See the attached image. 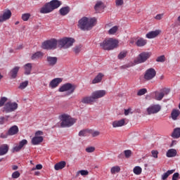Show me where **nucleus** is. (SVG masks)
<instances>
[{"mask_svg":"<svg viewBox=\"0 0 180 180\" xmlns=\"http://www.w3.org/2000/svg\"><path fill=\"white\" fill-rule=\"evenodd\" d=\"M173 139H179L180 137V128H176L174 129L173 133L172 134Z\"/></svg>","mask_w":180,"mask_h":180,"instance_id":"72a5a7b5","label":"nucleus"},{"mask_svg":"<svg viewBox=\"0 0 180 180\" xmlns=\"http://www.w3.org/2000/svg\"><path fill=\"white\" fill-rule=\"evenodd\" d=\"M125 120L124 119H122L120 120H117V121H114L112 122V127L116 128V127H122V126H124V123H125Z\"/></svg>","mask_w":180,"mask_h":180,"instance_id":"393cba45","label":"nucleus"},{"mask_svg":"<svg viewBox=\"0 0 180 180\" xmlns=\"http://www.w3.org/2000/svg\"><path fill=\"white\" fill-rule=\"evenodd\" d=\"M94 9L96 12H101V11H103V9H105V4H103L101 1H97L94 6Z\"/></svg>","mask_w":180,"mask_h":180,"instance_id":"4be33fe9","label":"nucleus"},{"mask_svg":"<svg viewBox=\"0 0 180 180\" xmlns=\"http://www.w3.org/2000/svg\"><path fill=\"white\" fill-rule=\"evenodd\" d=\"M117 30H119V27L115 25L108 30V34H115Z\"/></svg>","mask_w":180,"mask_h":180,"instance_id":"4c0bfd02","label":"nucleus"},{"mask_svg":"<svg viewBox=\"0 0 180 180\" xmlns=\"http://www.w3.org/2000/svg\"><path fill=\"white\" fill-rule=\"evenodd\" d=\"M96 25V18L83 17L79 20V27L81 30H91Z\"/></svg>","mask_w":180,"mask_h":180,"instance_id":"f03ea898","label":"nucleus"},{"mask_svg":"<svg viewBox=\"0 0 180 180\" xmlns=\"http://www.w3.org/2000/svg\"><path fill=\"white\" fill-rule=\"evenodd\" d=\"M34 175H36L37 176H39V175H40V172H35Z\"/></svg>","mask_w":180,"mask_h":180,"instance_id":"338daca9","label":"nucleus"},{"mask_svg":"<svg viewBox=\"0 0 180 180\" xmlns=\"http://www.w3.org/2000/svg\"><path fill=\"white\" fill-rule=\"evenodd\" d=\"M105 95H106V91L105 90L96 91L91 94V96L93 97L95 101H96V99L103 98Z\"/></svg>","mask_w":180,"mask_h":180,"instance_id":"ddd939ff","label":"nucleus"},{"mask_svg":"<svg viewBox=\"0 0 180 180\" xmlns=\"http://www.w3.org/2000/svg\"><path fill=\"white\" fill-rule=\"evenodd\" d=\"M19 70H20V67L15 66L9 72L10 77H11L12 79H15L16 77H18V72H19Z\"/></svg>","mask_w":180,"mask_h":180,"instance_id":"aec40b11","label":"nucleus"},{"mask_svg":"<svg viewBox=\"0 0 180 180\" xmlns=\"http://www.w3.org/2000/svg\"><path fill=\"white\" fill-rule=\"evenodd\" d=\"M110 172L112 174L120 172V167L119 166L112 167L110 169Z\"/></svg>","mask_w":180,"mask_h":180,"instance_id":"79ce46f5","label":"nucleus"},{"mask_svg":"<svg viewBox=\"0 0 180 180\" xmlns=\"http://www.w3.org/2000/svg\"><path fill=\"white\" fill-rule=\"evenodd\" d=\"M179 178V173L176 172L173 174L172 180H178Z\"/></svg>","mask_w":180,"mask_h":180,"instance_id":"13d9d810","label":"nucleus"},{"mask_svg":"<svg viewBox=\"0 0 180 180\" xmlns=\"http://www.w3.org/2000/svg\"><path fill=\"white\" fill-rule=\"evenodd\" d=\"M156 61L158 63H164L165 61V56L162 55L157 58Z\"/></svg>","mask_w":180,"mask_h":180,"instance_id":"3c124183","label":"nucleus"},{"mask_svg":"<svg viewBox=\"0 0 180 180\" xmlns=\"http://www.w3.org/2000/svg\"><path fill=\"white\" fill-rule=\"evenodd\" d=\"M155 75H157V72L155 71V69L150 68L146 71L144 75V79H146V81H150L153 79V78H154Z\"/></svg>","mask_w":180,"mask_h":180,"instance_id":"1a4fd4ad","label":"nucleus"},{"mask_svg":"<svg viewBox=\"0 0 180 180\" xmlns=\"http://www.w3.org/2000/svg\"><path fill=\"white\" fill-rule=\"evenodd\" d=\"M166 95H168L169 94V89H163L162 91H155V99L156 101H162V98Z\"/></svg>","mask_w":180,"mask_h":180,"instance_id":"9b49d317","label":"nucleus"},{"mask_svg":"<svg viewBox=\"0 0 180 180\" xmlns=\"http://www.w3.org/2000/svg\"><path fill=\"white\" fill-rule=\"evenodd\" d=\"M75 89H77V85L71 83H65L58 89V91L68 92L67 95H72V93L75 92Z\"/></svg>","mask_w":180,"mask_h":180,"instance_id":"39448f33","label":"nucleus"},{"mask_svg":"<svg viewBox=\"0 0 180 180\" xmlns=\"http://www.w3.org/2000/svg\"><path fill=\"white\" fill-rule=\"evenodd\" d=\"M151 57V53L150 52H142L141 53L137 58H136L134 61L135 64H141L143 63H146L148 58Z\"/></svg>","mask_w":180,"mask_h":180,"instance_id":"0eeeda50","label":"nucleus"},{"mask_svg":"<svg viewBox=\"0 0 180 180\" xmlns=\"http://www.w3.org/2000/svg\"><path fill=\"white\" fill-rule=\"evenodd\" d=\"M8 136H9V134H8V131L6 133H1L0 135L1 139H7Z\"/></svg>","mask_w":180,"mask_h":180,"instance_id":"bf43d9fd","label":"nucleus"},{"mask_svg":"<svg viewBox=\"0 0 180 180\" xmlns=\"http://www.w3.org/2000/svg\"><path fill=\"white\" fill-rule=\"evenodd\" d=\"M44 57V53L41 51H37L32 54V60H41Z\"/></svg>","mask_w":180,"mask_h":180,"instance_id":"5701e85b","label":"nucleus"},{"mask_svg":"<svg viewBox=\"0 0 180 180\" xmlns=\"http://www.w3.org/2000/svg\"><path fill=\"white\" fill-rule=\"evenodd\" d=\"M25 146H27V140L22 139L19 142L18 146L13 148V153H19V151H20V150H22Z\"/></svg>","mask_w":180,"mask_h":180,"instance_id":"f8f14e48","label":"nucleus"},{"mask_svg":"<svg viewBox=\"0 0 180 180\" xmlns=\"http://www.w3.org/2000/svg\"><path fill=\"white\" fill-rule=\"evenodd\" d=\"M147 94V89H141L138 91V96H142V95H146Z\"/></svg>","mask_w":180,"mask_h":180,"instance_id":"c03bdc74","label":"nucleus"},{"mask_svg":"<svg viewBox=\"0 0 180 180\" xmlns=\"http://www.w3.org/2000/svg\"><path fill=\"white\" fill-rule=\"evenodd\" d=\"M66 164L67 163L65 162V161H61L55 165L54 169H56V171H60V169H63V168H65Z\"/></svg>","mask_w":180,"mask_h":180,"instance_id":"bb28decb","label":"nucleus"},{"mask_svg":"<svg viewBox=\"0 0 180 180\" xmlns=\"http://www.w3.org/2000/svg\"><path fill=\"white\" fill-rule=\"evenodd\" d=\"M94 151H95V147L94 146L87 147L86 148V153H94Z\"/></svg>","mask_w":180,"mask_h":180,"instance_id":"864d4df0","label":"nucleus"},{"mask_svg":"<svg viewBox=\"0 0 180 180\" xmlns=\"http://www.w3.org/2000/svg\"><path fill=\"white\" fill-rule=\"evenodd\" d=\"M40 13H50L51 12H53V10H51V7L50 6V4L49 3H46L43 7H41L39 10Z\"/></svg>","mask_w":180,"mask_h":180,"instance_id":"f3484780","label":"nucleus"},{"mask_svg":"<svg viewBox=\"0 0 180 180\" xmlns=\"http://www.w3.org/2000/svg\"><path fill=\"white\" fill-rule=\"evenodd\" d=\"M25 75H30L32 72V63H27L24 65Z\"/></svg>","mask_w":180,"mask_h":180,"instance_id":"c756f323","label":"nucleus"},{"mask_svg":"<svg viewBox=\"0 0 180 180\" xmlns=\"http://www.w3.org/2000/svg\"><path fill=\"white\" fill-rule=\"evenodd\" d=\"M162 16H164L163 14H158V15L155 17V19H156L157 20H161V19H162Z\"/></svg>","mask_w":180,"mask_h":180,"instance_id":"052dcab7","label":"nucleus"},{"mask_svg":"<svg viewBox=\"0 0 180 180\" xmlns=\"http://www.w3.org/2000/svg\"><path fill=\"white\" fill-rule=\"evenodd\" d=\"M49 6H51V9L52 11H54V9H57V8H60L61 6V1L58 0H52L50 2H49Z\"/></svg>","mask_w":180,"mask_h":180,"instance_id":"dca6fc26","label":"nucleus"},{"mask_svg":"<svg viewBox=\"0 0 180 180\" xmlns=\"http://www.w3.org/2000/svg\"><path fill=\"white\" fill-rule=\"evenodd\" d=\"M129 113H130V110H124V115H125V116H127V115H129Z\"/></svg>","mask_w":180,"mask_h":180,"instance_id":"69168bd1","label":"nucleus"},{"mask_svg":"<svg viewBox=\"0 0 180 180\" xmlns=\"http://www.w3.org/2000/svg\"><path fill=\"white\" fill-rule=\"evenodd\" d=\"M161 110V105L159 104L150 105L147 108V112L148 115H155V113H158Z\"/></svg>","mask_w":180,"mask_h":180,"instance_id":"9d476101","label":"nucleus"},{"mask_svg":"<svg viewBox=\"0 0 180 180\" xmlns=\"http://www.w3.org/2000/svg\"><path fill=\"white\" fill-rule=\"evenodd\" d=\"M59 12L62 16H65V15H68V13H70V7L66 6V7L61 8L59 10Z\"/></svg>","mask_w":180,"mask_h":180,"instance_id":"473e14b6","label":"nucleus"},{"mask_svg":"<svg viewBox=\"0 0 180 180\" xmlns=\"http://www.w3.org/2000/svg\"><path fill=\"white\" fill-rule=\"evenodd\" d=\"M179 115H180L179 110H176V109L172 110V111L171 112V117H172V120H177Z\"/></svg>","mask_w":180,"mask_h":180,"instance_id":"c85d7f7f","label":"nucleus"},{"mask_svg":"<svg viewBox=\"0 0 180 180\" xmlns=\"http://www.w3.org/2000/svg\"><path fill=\"white\" fill-rule=\"evenodd\" d=\"M60 126L61 127H71L75 122V119L71 117V116L67 115V114H63L60 116Z\"/></svg>","mask_w":180,"mask_h":180,"instance_id":"20e7f679","label":"nucleus"},{"mask_svg":"<svg viewBox=\"0 0 180 180\" xmlns=\"http://www.w3.org/2000/svg\"><path fill=\"white\" fill-rule=\"evenodd\" d=\"M4 22H5V20H4L2 14H0V23H2Z\"/></svg>","mask_w":180,"mask_h":180,"instance_id":"e2e57ef3","label":"nucleus"},{"mask_svg":"<svg viewBox=\"0 0 180 180\" xmlns=\"http://www.w3.org/2000/svg\"><path fill=\"white\" fill-rule=\"evenodd\" d=\"M124 154L126 158H130L131 157V150H126L124 151Z\"/></svg>","mask_w":180,"mask_h":180,"instance_id":"09e8293b","label":"nucleus"},{"mask_svg":"<svg viewBox=\"0 0 180 180\" xmlns=\"http://www.w3.org/2000/svg\"><path fill=\"white\" fill-rule=\"evenodd\" d=\"M29 85V81L26 80L22 83L20 84V86H18L19 89H25L26 86Z\"/></svg>","mask_w":180,"mask_h":180,"instance_id":"37998d69","label":"nucleus"},{"mask_svg":"<svg viewBox=\"0 0 180 180\" xmlns=\"http://www.w3.org/2000/svg\"><path fill=\"white\" fill-rule=\"evenodd\" d=\"M9 119V115L6 117H0V124H4L5 122H8Z\"/></svg>","mask_w":180,"mask_h":180,"instance_id":"49530a36","label":"nucleus"},{"mask_svg":"<svg viewBox=\"0 0 180 180\" xmlns=\"http://www.w3.org/2000/svg\"><path fill=\"white\" fill-rule=\"evenodd\" d=\"M88 134H89V129H83L79 132V137H86Z\"/></svg>","mask_w":180,"mask_h":180,"instance_id":"e433bc0d","label":"nucleus"},{"mask_svg":"<svg viewBox=\"0 0 180 180\" xmlns=\"http://www.w3.org/2000/svg\"><path fill=\"white\" fill-rule=\"evenodd\" d=\"M166 155L168 158L176 156V150L175 149H169L166 153Z\"/></svg>","mask_w":180,"mask_h":180,"instance_id":"2f4dec72","label":"nucleus"},{"mask_svg":"<svg viewBox=\"0 0 180 180\" xmlns=\"http://www.w3.org/2000/svg\"><path fill=\"white\" fill-rule=\"evenodd\" d=\"M57 61H58V58L57 57H53V56L46 57V63L49 67H54V65L57 64Z\"/></svg>","mask_w":180,"mask_h":180,"instance_id":"4468645a","label":"nucleus"},{"mask_svg":"<svg viewBox=\"0 0 180 180\" xmlns=\"http://www.w3.org/2000/svg\"><path fill=\"white\" fill-rule=\"evenodd\" d=\"M61 82H63V79L55 78L51 81V82L49 83V86L52 89H54V88H57V86H58V85H60Z\"/></svg>","mask_w":180,"mask_h":180,"instance_id":"2eb2a0df","label":"nucleus"},{"mask_svg":"<svg viewBox=\"0 0 180 180\" xmlns=\"http://www.w3.org/2000/svg\"><path fill=\"white\" fill-rule=\"evenodd\" d=\"M124 4L123 0H115L116 6H122Z\"/></svg>","mask_w":180,"mask_h":180,"instance_id":"5fc2aeb1","label":"nucleus"},{"mask_svg":"<svg viewBox=\"0 0 180 180\" xmlns=\"http://www.w3.org/2000/svg\"><path fill=\"white\" fill-rule=\"evenodd\" d=\"M82 103H84L86 105H92L95 102V100L93 98L92 96H85L82 98Z\"/></svg>","mask_w":180,"mask_h":180,"instance_id":"6ab92c4d","label":"nucleus"},{"mask_svg":"<svg viewBox=\"0 0 180 180\" xmlns=\"http://www.w3.org/2000/svg\"><path fill=\"white\" fill-rule=\"evenodd\" d=\"M161 34V30H156L155 31L149 32L148 34H146L147 39H155V37H157V36L160 35Z\"/></svg>","mask_w":180,"mask_h":180,"instance_id":"a211bd4d","label":"nucleus"},{"mask_svg":"<svg viewBox=\"0 0 180 180\" xmlns=\"http://www.w3.org/2000/svg\"><path fill=\"white\" fill-rule=\"evenodd\" d=\"M173 172H175L174 169L168 170L166 173H165L162 175V179H163V180L167 179V178H168V176H169L170 175H172Z\"/></svg>","mask_w":180,"mask_h":180,"instance_id":"c9c22d12","label":"nucleus"},{"mask_svg":"<svg viewBox=\"0 0 180 180\" xmlns=\"http://www.w3.org/2000/svg\"><path fill=\"white\" fill-rule=\"evenodd\" d=\"M43 134H44V133L41 131H37L35 133V136L31 140V143L33 146H39V144H40V143H43V140H44V139L43 138Z\"/></svg>","mask_w":180,"mask_h":180,"instance_id":"6e6552de","label":"nucleus"},{"mask_svg":"<svg viewBox=\"0 0 180 180\" xmlns=\"http://www.w3.org/2000/svg\"><path fill=\"white\" fill-rule=\"evenodd\" d=\"M136 44L138 47H144L147 44V41L143 38H139L136 41Z\"/></svg>","mask_w":180,"mask_h":180,"instance_id":"7c9ffc66","label":"nucleus"},{"mask_svg":"<svg viewBox=\"0 0 180 180\" xmlns=\"http://www.w3.org/2000/svg\"><path fill=\"white\" fill-rule=\"evenodd\" d=\"M151 155L153 158H158V150H153L151 151Z\"/></svg>","mask_w":180,"mask_h":180,"instance_id":"603ef678","label":"nucleus"},{"mask_svg":"<svg viewBox=\"0 0 180 180\" xmlns=\"http://www.w3.org/2000/svg\"><path fill=\"white\" fill-rule=\"evenodd\" d=\"M9 53H13V49H10L9 51H8Z\"/></svg>","mask_w":180,"mask_h":180,"instance_id":"774afa93","label":"nucleus"},{"mask_svg":"<svg viewBox=\"0 0 180 180\" xmlns=\"http://www.w3.org/2000/svg\"><path fill=\"white\" fill-rule=\"evenodd\" d=\"M13 179H18L20 176V173L18 171L14 172L11 175Z\"/></svg>","mask_w":180,"mask_h":180,"instance_id":"de8ad7c7","label":"nucleus"},{"mask_svg":"<svg viewBox=\"0 0 180 180\" xmlns=\"http://www.w3.org/2000/svg\"><path fill=\"white\" fill-rule=\"evenodd\" d=\"M18 133H19V127L16 125H13L8 131V136H15Z\"/></svg>","mask_w":180,"mask_h":180,"instance_id":"412c9836","label":"nucleus"},{"mask_svg":"<svg viewBox=\"0 0 180 180\" xmlns=\"http://www.w3.org/2000/svg\"><path fill=\"white\" fill-rule=\"evenodd\" d=\"M43 168V165L41 164L37 165L36 167H33L31 171H36V169H41Z\"/></svg>","mask_w":180,"mask_h":180,"instance_id":"4d7b16f0","label":"nucleus"},{"mask_svg":"<svg viewBox=\"0 0 180 180\" xmlns=\"http://www.w3.org/2000/svg\"><path fill=\"white\" fill-rule=\"evenodd\" d=\"M30 18V13H24L22 15V19L24 22H27Z\"/></svg>","mask_w":180,"mask_h":180,"instance_id":"a18cd8bd","label":"nucleus"},{"mask_svg":"<svg viewBox=\"0 0 180 180\" xmlns=\"http://www.w3.org/2000/svg\"><path fill=\"white\" fill-rule=\"evenodd\" d=\"M103 77H105V75L103 73H98V75H96L92 80V84H99V82H101Z\"/></svg>","mask_w":180,"mask_h":180,"instance_id":"cd10ccee","label":"nucleus"},{"mask_svg":"<svg viewBox=\"0 0 180 180\" xmlns=\"http://www.w3.org/2000/svg\"><path fill=\"white\" fill-rule=\"evenodd\" d=\"M143 169H141V167H140V166H136L134 168V174H135V175H140V174H141Z\"/></svg>","mask_w":180,"mask_h":180,"instance_id":"58836bf2","label":"nucleus"},{"mask_svg":"<svg viewBox=\"0 0 180 180\" xmlns=\"http://www.w3.org/2000/svg\"><path fill=\"white\" fill-rule=\"evenodd\" d=\"M82 49V45H78L75 46L72 50L75 53V54H79V53L81 52V50Z\"/></svg>","mask_w":180,"mask_h":180,"instance_id":"ea45409f","label":"nucleus"},{"mask_svg":"<svg viewBox=\"0 0 180 180\" xmlns=\"http://www.w3.org/2000/svg\"><path fill=\"white\" fill-rule=\"evenodd\" d=\"M1 15L3 16L4 22H6V20L11 19V17L12 16V12L11 11V10H5V11Z\"/></svg>","mask_w":180,"mask_h":180,"instance_id":"a878e982","label":"nucleus"},{"mask_svg":"<svg viewBox=\"0 0 180 180\" xmlns=\"http://www.w3.org/2000/svg\"><path fill=\"white\" fill-rule=\"evenodd\" d=\"M6 101H8V98L6 97H1L0 99V108H2L4 105H5Z\"/></svg>","mask_w":180,"mask_h":180,"instance_id":"8fccbe9b","label":"nucleus"},{"mask_svg":"<svg viewBox=\"0 0 180 180\" xmlns=\"http://www.w3.org/2000/svg\"><path fill=\"white\" fill-rule=\"evenodd\" d=\"M9 151V146L8 144H3L0 146V156L5 155Z\"/></svg>","mask_w":180,"mask_h":180,"instance_id":"b1692460","label":"nucleus"},{"mask_svg":"<svg viewBox=\"0 0 180 180\" xmlns=\"http://www.w3.org/2000/svg\"><path fill=\"white\" fill-rule=\"evenodd\" d=\"M75 40L72 38L65 37L57 41L56 39L45 41L41 44V49L44 50H56L58 47L60 49H70L74 44Z\"/></svg>","mask_w":180,"mask_h":180,"instance_id":"f257e3e1","label":"nucleus"},{"mask_svg":"<svg viewBox=\"0 0 180 180\" xmlns=\"http://www.w3.org/2000/svg\"><path fill=\"white\" fill-rule=\"evenodd\" d=\"M79 172L82 176H85L89 174L88 170H80Z\"/></svg>","mask_w":180,"mask_h":180,"instance_id":"6e6d98bb","label":"nucleus"},{"mask_svg":"<svg viewBox=\"0 0 180 180\" xmlns=\"http://www.w3.org/2000/svg\"><path fill=\"white\" fill-rule=\"evenodd\" d=\"M18 167L17 165H13L12 166V169L13 171H16V169H18Z\"/></svg>","mask_w":180,"mask_h":180,"instance_id":"0e129e2a","label":"nucleus"},{"mask_svg":"<svg viewBox=\"0 0 180 180\" xmlns=\"http://www.w3.org/2000/svg\"><path fill=\"white\" fill-rule=\"evenodd\" d=\"M89 134H91L92 137H98V136L101 135V131L89 129Z\"/></svg>","mask_w":180,"mask_h":180,"instance_id":"a19ab883","label":"nucleus"},{"mask_svg":"<svg viewBox=\"0 0 180 180\" xmlns=\"http://www.w3.org/2000/svg\"><path fill=\"white\" fill-rule=\"evenodd\" d=\"M18 105L16 102L9 101L7 102L3 108V113H12L18 109Z\"/></svg>","mask_w":180,"mask_h":180,"instance_id":"423d86ee","label":"nucleus"},{"mask_svg":"<svg viewBox=\"0 0 180 180\" xmlns=\"http://www.w3.org/2000/svg\"><path fill=\"white\" fill-rule=\"evenodd\" d=\"M133 65H130V64H127V65H122V67H121V68H122V69H126V68H129V67H131Z\"/></svg>","mask_w":180,"mask_h":180,"instance_id":"680f3d73","label":"nucleus"},{"mask_svg":"<svg viewBox=\"0 0 180 180\" xmlns=\"http://www.w3.org/2000/svg\"><path fill=\"white\" fill-rule=\"evenodd\" d=\"M127 51H122L117 56L118 60H124L127 56Z\"/></svg>","mask_w":180,"mask_h":180,"instance_id":"f704fd0d","label":"nucleus"},{"mask_svg":"<svg viewBox=\"0 0 180 180\" xmlns=\"http://www.w3.org/2000/svg\"><path fill=\"white\" fill-rule=\"evenodd\" d=\"M119 44V41L116 39H113L110 38L108 39L104 40L103 42L100 44V46L103 50H113L117 47Z\"/></svg>","mask_w":180,"mask_h":180,"instance_id":"7ed1b4c3","label":"nucleus"}]
</instances>
